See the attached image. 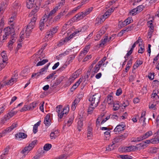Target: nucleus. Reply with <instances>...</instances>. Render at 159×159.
Returning a JSON list of instances; mask_svg holds the SVG:
<instances>
[{"mask_svg":"<svg viewBox=\"0 0 159 159\" xmlns=\"http://www.w3.org/2000/svg\"><path fill=\"white\" fill-rule=\"evenodd\" d=\"M128 135V133L126 132L123 134L116 136L112 140V144H110L106 149L108 151H111L113 150L115 146L117 144L120 143L123 140L127 138Z\"/></svg>","mask_w":159,"mask_h":159,"instance_id":"nucleus-1","label":"nucleus"},{"mask_svg":"<svg viewBox=\"0 0 159 159\" xmlns=\"http://www.w3.org/2000/svg\"><path fill=\"white\" fill-rule=\"evenodd\" d=\"M159 93L158 90L155 89L153 91L151 95V98L152 101L150 102L149 107L150 109L152 110H156V105L159 104V96L157 95Z\"/></svg>","mask_w":159,"mask_h":159,"instance_id":"nucleus-2","label":"nucleus"},{"mask_svg":"<svg viewBox=\"0 0 159 159\" xmlns=\"http://www.w3.org/2000/svg\"><path fill=\"white\" fill-rule=\"evenodd\" d=\"M56 109L58 113L59 121L60 119H61L63 117H65L68 113L69 110L68 106H65L62 108V106L59 105L56 107Z\"/></svg>","mask_w":159,"mask_h":159,"instance_id":"nucleus-3","label":"nucleus"},{"mask_svg":"<svg viewBox=\"0 0 159 159\" xmlns=\"http://www.w3.org/2000/svg\"><path fill=\"white\" fill-rule=\"evenodd\" d=\"M101 97L100 94L97 93L90 98L89 101L91 102V105L94 106V107H97L100 102Z\"/></svg>","mask_w":159,"mask_h":159,"instance_id":"nucleus-4","label":"nucleus"},{"mask_svg":"<svg viewBox=\"0 0 159 159\" xmlns=\"http://www.w3.org/2000/svg\"><path fill=\"white\" fill-rule=\"evenodd\" d=\"M18 75L16 74L14 77H12L11 79L8 82H2L0 83V89L6 85H11L17 81Z\"/></svg>","mask_w":159,"mask_h":159,"instance_id":"nucleus-5","label":"nucleus"},{"mask_svg":"<svg viewBox=\"0 0 159 159\" xmlns=\"http://www.w3.org/2000/svg\"><path fill=\"white\" fill-rule=\"evenodd\" d=\"M59 28L58 26H55L51 28L50 31H48L46 34L45 37L48 38L49 37H51L53 35L57 32Z\"/></svg>","mask_w":159,"mask_h":159,"instance_id":"nucleus-6","label":"nucleus"},{"mask_svg":"<svg viewBox=\"0 0 159 159\" xmlns=\"http://www.w3.org/2000/svg\"><path fill=\"white\" fill-rule=\"evenodd\" d=\"M34 25H35L34 23H32H32H30L27 26L25 32L24 33L26 36L28 37L30 36L32 31V30L34 28Z\"/></svg>","mask_w":159,"mask_h":159,"instance_id":"nucleus-7","label":"nucleus"},{"mask_svg":"<svg viewBox=\"0 0 159 159\" xmlns=\"http://www.w3.org/2000/svg\"><path fill=\"white\" fill-rule=\"evenodd\" d=\"M14 30L13 29L7 27L4 29L5 34L2 36L3 40L6 39L8 37V36L12 32H13Z\"/></svg>","mask_w":159,"mask_h":159,"instance_id":"nucleus-8","label":"nucleus"},{"mask_svg":"<svg viewBox=\"0 0 159 159\" xmlns=\"http://www.w3.org/2000/svg\"><path fill=\"white\" fill-rule=\"evenodd\" d=\"M133 21L132 17H128L123 22H120L119 23V26L122 28L124 27L126 25L129 24L130 23H132Z\"/></svg>","mask_w":159,"mask_h":159,"instance_id":"nucleus-9","label":"nucleus"},{"mask_svg":"<svg viewBox=\"0 0 159 159\" xmlns=\"http://www.w3.org/2000/svg\"><path fill=\"white\" fill-rule=\"evenodd\" d=\"M125 125L123 124H119L114 129V132L115 134H117L120 133V132L122 131L125 130Z\"/></svg>","mask_w":159,"mask_h":159,"instance_id":"nucleus-10","label":"nucleus"},{"mask_svg":"<svg viewBox=\"0 0 159 159\" xmlns=\"http://www.w3.org/2000/svg\"><path fill=\"white\" fill-rule=\"evenodd\" d=\"M48 20V16H44L43 17L42 19L40 20L39 23V29L42 30L44 27L45 23Z\"/></svg>","mask_w":159,"mask_h":159,"instance_id":"nucleus-11","label":"nucleus"},{"mask_svg":"<svg viewBox=\"0 0 159 159\" xmlns=\"http://www.w3.org/2000/svg\"><path fill=\"white\" fill-rule=\"evenodd\" d=\"M51 115L50 114H47L44 118L43 123L47 127L49 126L51 124V120L50 118Z\"/></svg>","mask_w":159,"mask_h":159,"instance_id":"nucleus-12","label":"nucleus"},{"mask_svg":"<svg viewBox=\"0 0 159 159\" xmlns=\"http://www.w3.org/2000/svg\"><path fill=\"white\" fill-rule=\"evenodd\" d=\"M145 111H143L142 112L141 116L139 119V122L140 123H142V125L143 127L145 126L146 125L145 120L146 118L145 117Z\"/></svg>","mask_w":159,"mask_h":159,"instance_id":"nucleus-13","label":"nucleus"},{"mask_svg":"<svg viewBox=\"0 0 159 159\" xmlns=\"http://www.w3.org/2000/svg\"><path fill=\"white\" fill-rule=\"evenodd\" d=\"M124 152H125L134 151L137 150V148L136 146H130L129 147H126L124 149Z\"/></svg>","mask_w":159,"mask_h":159,"instance_id":"nucleus-14","label":"nucleus"},{"mask_svg":"<svg viewBox=\"0 0 159 159\" xmlns=\"http://www.w3.org/2000/svg\"><path fill=\"white\" fill-rule=\"evenodd\" d=\"M114 9L112 8H111L108 10L102 16L103 19L105 20L110 15L111 13L114 11Z\"/></svg>","mask_w":159,"mask_h":159,"instance_id":"nucleus-15","label":"nucleus"},{"mask_svg":"<svg viewBox=\"0 0 159 159\" xmlns=\"http://www.w3.org/2000/svg\"><path fill=\"white\" fill-rule=\"evenodd\" d=\"M83 80V78L82 77L80 78L78 81H77L72 86L71 88V90L72 91H74L79 85L81 83L82 81Z\"/></svg>","mask_w":159,"mask_h":159,"instance_id":"nucleus-16","label":"nucleus"},{"mask_svg":"<svg viewBox=\"0 0 159 159\" xmlns=\"http://www.w3.org/2000/svg\"><path fill=\"white\" fill-rule=\"evenodd\" d=\"M26 134L24 133L19 132L16 133V139L19 140H21L22 139H24L27 137Z\"/></svg>","mask_w":159,"mask_h":159,"instance_id":"nucleus-17","label":"nucleus"},{"mask_svg":"<svg viewBox=\"0 0 159 159\" xmlns=\"http://www.w3.org/2000/svg\"><path fill=\"white\" fill-rule=\"evenodd\" d=\"M79 76V74L77 72H75L70 76L69 78L68 81L71 83L73 82V81L77 78Z\"/></svg>","mask_w":159,"mask_h":159,"instance_id":"nucleus-18","label":"nucleus"},{"mask_svg":"<svg viewBox=\"0 0 159 159\" xmlns=\"http://www.w3.org/2000/svg\"><path fill=\"white\" fill-rule=\"evenodd\" d=\"M18 123L17 121L13 123L12 125L7 128L5 131L6 132H9L17 126Z\"/></svg>","mask_w":159,"mask_h":159,"instance_id":"nucleus-19","label":"nucleus"},{"mask_svg":"<svg viewBox=\"0 0 159 159\" xmlns=\"http://www.w3.org/2000/svg\"><path fill=\"white\" fill-rule=\"evenodd\" d=\"M26 3V6L29 9L32 8L35 5L34 0H27Z\"/></svg>","mask_w":159,"mask_h":159,"instance_id":"nucleus-20","label":"nucleus"},{"mask_svg":"<svg viewBox=\"0 0 159 159\" xmlns=\"http://www.w3.org/2000/svg\"><path fill=\"white\" fill-rule=\"evenodd\" d=\"M101 66L100 64L98 63L95 66L92 71V73L93 74V75L98 71Z\"/></svg>","mask_w":159,"mask_h":159,"instance_id":"nucleus-21","label":"nucleus"},{"mask_svg":"<svg viewBox=\"0 0 159 159\" xmlns=\"http://www.w3.org/2000/svg\"><path fill=\"white\" fill-rule=\"evenodd\" d=\"M59 132L58 130H55L51 132L50 134V138L51 139H55L58 135Z\"/></svg>","mask_w":159,"mask_h":159,"instance_id":"nucleus-22","label":"nucleus"},{"mask_svg":"<svg viewBox=\"0 0 159 159\" xmlns=\"http://www.w3.org/2000/svg\"><path fill=\"white\" fill-rule=\"evenodd\" d=\"M88 26L87 25H84L83 27L80 28L77 30H76L75 31L77 34H78L80 32H83L86 31L88 28Z\"/></svg>","mask_w":159,"mask_h":159,"instance_id":"nucleus-23","label":"nucleus"},{"mask_svg":"<svg viewBox=\"0 0 159 159\" xmlns=\"http://www.w3.org/2000/svg\"><path fill=\"white\" fill-rule=\"evenodd\" d=\"M2 58H0L3 61H7L8 60V58L6 54V52L3 51L1 53Z\"/></svg>","mask_w":159,"mask_h":159,"instance_id":"nucleus-24","label":"nucleus"},{"mask_svg":"<svg viewBox=\"0 0 159 159\" xmlns=\"http://www.w3.org/2000/svg\"><path fill=\"white\" fill-rule=\"evenodd\" d=\"M85 16V15L84 13V12H82L77 14H76L75 17L76 18L77 20H79L83 19Z\"/></svg>","mask_w":159,"mask_h":159,"instance_id":"nucleus-25","label":"nucleus"},{"mask_svg":"<svg viewBox=\"0 0 159 159\" xmlns=\"http://www.w3.org/2000/svg\"><path fill=\"white\" fill-rule=\"evenodd\" d=\"M79 102V99H76L74 100L71 105V109L72 110L74 111L75 110L76 107Z\"/></svg>","mask_w":159,"mask_h":159,"instance_id":"nucleus-26","label":"nucleus"},{"mask_svg":"<svg viewBox=\"0 0 159 159\" xmlns=\"http://www.w3.org/2000/svg\"><path fill=\"white\" fill-rule=\"evenodd\" d=\"M41 122V121L40 120L34 125L33 128V132L34 134H36L37 132L38 127L40 125Z\"/></svg>","mask_w":159,"mask_h":159,"instance_id":"nucleus-27","label":"nucleus"},{"mask_svg":"<svg viewBox=\"0 0 159 159\" xmlns=\"http://www.w3.org/2000/svg\"><path fill=\"white\" fill-rule=\"evenodd\" d=\"M38 103L35 102H34L31 103L28 106L29 110H33L37 106Z\"/></svg>","mask_w":159,"mask_h":159,"instance_id":"nucleus-28","label":"nucleus"},{"mask_svg":"<svg viewBox=\"0 0 159 159\" xmlns=\"http://www.w3.org/2000/svg\"><path fill=\"white\" fill-rule=\"evenodd\" d=\"M136 146L137 148V150L139 149H142L146 147L147 144L144 143H140L136 145Z\"/></svg>","mask_w":159,"mask_h":159,"instance_id":"nucleus-29","label":"nucleus"},{"mask_svg":"<svg viewBox=\"0 0 159 159\" xmlns=\"http://www.w3.org/2000/svg\"><path fill=\"white\" fill-rule=\"evenodd\" d=\"M110 39H108V37L107 36H105L103 39H102L100 41V43L99 45L100 46L102 45H104L107 42H109L110 41Z\"/></svg>","mask_w":159,"mask_h":159,"instance_id":"nucleus-30","label":"nucleus"},{"mask_svg":"<svg viewBox=\"0 0 159 159\" xmlns=\"http://www.w3.org/2000/svg\"><path fill=\"white\" fill-rule=\"evenodd\" d=\"M31 150V149L30 148V147L28 146L25 147L20 152L23 154H26L28 153Z\"/></svg>","mask_w":159,"mask_h":159,"instance_id":"nucleus-31","label":"nucleus"},{"mask_svg":"<svg viewBox=\"0 0 159 159\" xmlns=\"http://www.w3.org/2000/svg\"><path fill=\"white\" fill-rule=\"evenodd\" d=\"M109 104H112L113 103V98L112 96L110 95H108L107 97V100H106V102Z\"/></svg>","mask_w":159,"mask_h":159,"instance_id":"nucleus-32","label":"nucleus"},{"mask_svg":"<svg viewBox=\"0 0 159 159\" xmlns=\"http://www.w3.org/2000/svg\"><path fill=\"white\" fill-rule=\"evenodd\" d=\"M152 135V133L151 131H149L147 132L143 135H142L143 139L148 138V137Z\"/></svg>","mask_w":159,"mask_h":159,"instance_id":"nucleus-33","label":"nucleus"},{"mask_svg":"<svg viewBox=\"0 0 159 159\" xmlns=\"http://www.w3.org/2000/svg\"><path fill=\"white\" fill-rule=\"evenodd\" d=\"M74 119V117L73 116H71L69 118L67 123L65 124V125L63 126V127L64 128L66 125H67L68 127L70 126L72 123Z\"/></svg>","mask_w":159,"mask_h":159,"instance_id":"nucleus-34","label":"nucleus"},{"mask_svg":"<svg viewBox=\"0 0 159 159\" xmlns=\"http://www.w3.org/2000/svg\"><path fill=\"white\" fill-rule=\"evenodd\" d=\"M104 21V20L103 19L102 17H98L96 18L95 25H99L101 24Z\"/></svg>","mask_w":159,"mask_h":159,"instance_id":"nucleus-35","label":"nucleus"},{"mask_svg":"<svg viewBox=\"0 0 159 159\" xmlns=\"http://www.w3.org/2000/svg\"><path fill=\"white\" fill-rule=\"evenodd\" d=\"M7 62L3 61L0 59V70H1L3 68L7 65Z\"/></svg>","mask_w":159,"mask_h":159,"instance_id":"nucleus-36","label":"nucleus"},{"mask_svg":"<svg viewBox=\"0 0 159 159\" xmlns=\"http://www.w3.org/2000/svg\"><path fill=\"white\" fill-rule=\"evenodd\" d=\"M59 8L57 6L49 13L48 15H45L44 16H48V18L50 17V16L54 14Z\"/></svg>","mask_w":159,"mask_h":159,"instance_id":"nucleus-37","label":"nucleus"},{"mask_svg":"<svg viewBox=\"0 0 159 159\" xmlns=\"http://www.w3.org/2000/svg\"><path fill=\"white\" fill-rule=\"evenodd\" d=\"M67 42H68L67 40L65 38L62 39L60 41H59V42L57 44V45L58 46H61L62 45H64Z\"/></svg>","mask_w":159,"mask_h":159,"instance_id":"nucleus-38","label":"nucleus"},{"mask_svg":"<svg viewBox=\"0 0 159 159\" xmlns=\"http://www.w3.org/2000/svg\"><path fill=\"white\" fill-rule=\"evenodd\" d=\"M77 34L76 32L75 31L72 34H70V36L68 37H65L66 40H67L68 42L69 41H70L71 39H72L73 37H75L76 35Z\"/></svg>","mask_w":159,"mask_h":159,"instance_id":"nucleus-39","label":"nucleus"},{"mask_svg":"<svg viewBox=\"0 0 159 159\" xmlns=\"http://www.w3.org/2000/svg\"><path fill=\"white\" fill-rule=\"evenodd\" d=\"M39 9V7L36 6L35 8L32 11L29 15L32 16V15H35V14L38 11Z\"/></svg>","mask_w":159,"mask_h":159,"instance_id":"nucleus-40","label":"nucleus"},{"mask_svg":"<svg viewBox=\"0 0 159 159\" xmlns=\"http://www.w3.org/2000/svg\"><path fill=\"white\" fill-rule=\"evenodd\" d=\"M11 117H10V116L8 115V114H7V115H6L4 116V119L3 120H1V122H0V125L3 124L4 123L5 121H7V120H9Z\"/></svg>","mask_w":159,"mask_h":159,"instance_id":"nucleus-41","label":"nucleus"},{"mask_svg":"<svg viewBox=\"0 0 159 159\" xmlns=\"http://www.w3.org/2000/svg\"><path fill=\"white\" fill-rule=\"evenodd\" d=\"M6 7V6L4 3H1L0 4V15L3 14Z\"/></svg>","mask_w":159,"mask_h":159,"instance_id":"nucleus-42","label":"nucleus"},{"mask_svg":"<svg viewBox=\"0 0 159 159\" xmlns=\"http://www.w3.org/2000/svg\"><path fill=\"white\" fill-rule=\"evenodd\" d=\"M52 147V145L51 144L47 143L44 145L43 149L45 151L49 150Z\"/></svg>","mask_w":159,"mask_h":159,"instance_id":"nucleus-43","label":"nucleus"},{"mask_svg":"<svg viewBox=\"0 0 159 159\" xmlns=\"http://www.w3.org/2000/svg\"><path fill=\"white\" fill-rule=\"evenodd\" d=\"M50 64V63H48L47 65L44 66L43 68H42L39 71L41 74H43V72L48 69V68Z\"/></svg>","mask_w":159,"mask_h":159,"instance_id":"nucleus-44","label":"nucleus"},{"mask_svg":"<svg viewBox=\"0 0 159 159\" xmlns=\"http://www.w3.org/2000/svg\"><path fill=\"white\" fill-rule=\"evenodd\" d=\"M16 109V107H14L13 108V109L9 113H8V115L10 116V117L11 118L14 116V115L16 114L17 112L16 111H14V110Z\"/></svg>","mask_w":159,"mask_h":159,"instance_id":"nucleus-45","label":"nucleus"},{"mask_svg":"<svg viewBox=\"0 0 159 159\" xmlns=\"http://www.w3.org/2000/svg\"><path fill=\"white\" fill-rule=\"evenodd\" d=\"M48 61V59H43L41 61H39L36 64V66H39L43 65Z\"/></svg>","mask_w":159,"mask_h":159,"instance_id":"nucleus-46","label":"nucleus"},{"mask_svg":"<svg viewBox=\"0 0 159 159\" xmlns=\"http://www.w3.org/2000/svg\"><path fill=\"white\" fill-rule=\"evenodd\" d=\"M83 126V123L82 121L79 120L78 122L77 129L78 130L80 131L81 130V128Z\"/></svg>","mask_w":159,"mask_h":159,"instance_id":"nucleus-47","label":"nucleus"},{"mask_svg":"<svg viewBox=\"0 0 159 159\" xmlns=\"http://www.w3.org/2000/svg\"><path fill=\"white\" fill-rule=\"evenodd\" d=\"M93 8L90 7L86 9L84 12V13L85 15V16L89 14L92 11Z\"/></svg>","mask_w":159,"mask_h":159,"instance_id":"nucleus-48","label":"nucleus"},{"mask_svg":"<svg viewBox=\"0 0 159 159\" xmlns=\"http://www.w3.org/2000/svg\"><path fill=\"white\" fill-rule=\"evenodd\" d=\"M143 61L141 60L137 61L136 62V64L133 66V68L134 69L137 68L139 66L142 64Z\"/></svg>","mask_w":159,"mask_h":159,"instance_id":"nucleus-49","label":"nucleus"},{"mask_svg":"<svg viewBox=\"0 0 159 159\" xmlns=\"http://www.w3.org/2000/svg\"><path fill=\"white\" fill-rule=\"evenodd\" d=\"M120 157L122 159H131L132 157L128 155H120Z\"/></svg>","mask_w":159,"mask_h":159,"instance_id":"nucleus-50","label":"nucleus"},{"mask_svg":"<svg viewBox=\"0 0 159 159\" xmlns=\"http://www.w3.org/2000/svg\"><path fill=\"white\" fill-rule=\"evenodd\" d=\"M65 0H60V2L57 5V6L59 8H60L65 4Z\"/></svg>","mask_w":159,"mask_h":159,"instance_id":"nucleus-51","label":"nucleus"},{"mask_svg":"<svg viewBox=\"0 0 159 159\" xmlns=\"http://www.w3.org/2000/svg\"><path fill=\"white\" fill-rule=\"evenodd\" d=\"M95 107L93 106H91V104L89 106L88 110V112L89 114H91L93 111V110Z\"/></svg>","mask_w":159,"mask_h":159,"instance_id":"nucleus-52","label":"nucleus"},{"mask_svg":"<svg viewBox=\"0 0 159 159\" xmlns=\"http://www.w3.org/2000/svg\"><path fill=\"white\" fill-rule=\"evenodd\" d=\"M138 13L139 12L138 11V10H137L136 8H134L132 10L130 11V14L132 16L135 15Z\"/></svg>","mask_w":159,"mask_h":159,"instance_id":"nucleus-53","label":"nucleus"},{"mask_svg":"<svg viewBox=\"0 0 159 159\" xmlns=\"http://www.w3.org/2000/svg\"><path fill=\"white\" fill-rule=\"evenodd\" d=\"M152 20H150L148 22V27H149L150 29L154 30V27L152 23Z\"/></svg>","mask_w":159,"mask_h":159,"instance_id":"nucleus-54","label":"nucleus"},{"mask_svg":"<svg viewBox=\"0 0 159 159\" xmlns=\"http://www.w3.org/2000/svg\"><path fill=\"white\" fill-rule=\"evenodd\" d=\"M29 72V70L28 69L26 68L24 69L21 72V74L22 76H25L26 74Z\"/></svg>","mask_w":159,"mask_h":159,"instance_id":"nucleus-55","label":"nucleus"},{"mask_svg":"<svg viewBox=\"0 0 159 159\" xmlns=\"http://www.w3.org/2000/svg\"><path fill=\"white\" fill-rule=\"evenodd\" d=\"M15 41L14 40H11L8 43V47L9 48H10V50H11L12 49V45L14 43V42Z\"/></svg>","mask_w":159,"mask_h":159,"instance_id":"nucleus-56","label":"nucleus"},{"mask_svg":"<svg viewBox=\"0 0 159 159\" xmlns=\"http://www.w3.org/2000/svg\"><path fill=\"white\" fill-rule=\"evenodd\" d=\"M37 142L36 140H34L32 142L30 143L28 146L30 147V148L32 149L34 147V145L36 144Z\"/></svg>","mask_w":159,"mask_h":159,"instance_id":"nucleus-57","label":"nucleus"},{"mask_svg":"<svg viewBox=\"0 0 159 159\" xmlns=\"http://www.w3.org/2000/svg\"><path fill=\"white\" fill-rule=\"evenodd\" d=\"M92 130L91 128H89L88 129L87 137L89 139H90L92 136Z\"/></svg>","mask_w":159,"mask_h":159,"instance_id":"nucleus-58","label":"nucleus"},{"mask_svg":"<svg viewBox=\"0 0 159 159\" xmlns=\"http://www.w3.org/2000/svg\"><path fill=\"white\" fill-rule=\"evenodd\" d=\"M16 14H15L14 15H13V16L9 19V22L10 23L13 22L15 18L16 17Z\"/></svg>","mask_w":159,"mask_h":159,"instance_id":"nucleus-59","label":"nucleus"},{"mask_svg":"<svg viewBox=\"0 0 159 159\" xmlns=\"http://www.w3.org/2000/svg\"><path fill=\"white\" fill-rule=\"evenodd\" d=\"M29 110V109L28 106L27 105H25L24 107L20 109V111L23 112L25 111Z\"/></svg>","mask_w":159,"mask_h":159,"instance_id":"nucleus-60","label":"nucleus"},{"mask_svg":"<svg viewBox=\"0 0 159 159\" xmlns=\"http://www.w3.org/2000/svg\"><path fill=\"white\" fill-rule=\"evenodd\" d=\"M24 31H21L20 33V39L19 40V41L20 42H22L24 36Z\"/></svg>","mask_w":159,"mask_h":159,"instance_id":"nucleus-61","label":"nucleus"},{"mask_svg":"<svg viewBox=\"0 0 159 159\" xmlns=\"http://www.w3.org/2000/svg\"><path fill=\"white\" fill-rule=\"evenodd\" d=\"M107 30V28L105 27H102L99 32V33H100L101 34H103L105 33Z\"/></svg>","mask_w":159,"mask_h":159,"instance_id":"nucleus-62","label":"nucleus"},{"mask_svg":"<svg viewBox=\"0 0 159 159\" xmlns=\"http://www.w3.org/2000/svg\"><path fill=\"white\" fill-rule=\"evenodd\" d=\"M75 57V56L74 55L70 56L68 58L69 63L71 62L74 59Z\"/></svg>","mask_w":159,"mask_h":159,"instance_id":"nucleus-63","label":"nucleus"},{"mask_svg":"<svg viewBox=\"0 0 159 159\" xmlns=\"http://www.w3.org/2000/svg\"><path fill=\"white\" fill-rule=\"evenodd\" d=\"M109 116H110V118L112 120H117L118 118V116L115 114L110 115Z\"/></svg>","mask_w":159,"mask_h":159,"instance_id":"nucleus-64","label":"nucleus"}]
</instances>
